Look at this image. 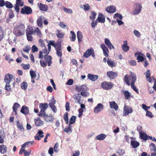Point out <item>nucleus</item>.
I'll list each match as a JSON object with an SVG mask.
<instances>
[{
  "label": "nucleus",
  "instance_id": "1",
  "mask_svg": "<svg viewBox=\"0 0 156 156\" xmlns=\"http://www.w3.org/2000/svg\"><path fill=\"white\" fill-rule=\"evenodd\" d=\"M25 28L24 24H20L14 28L13 33L16 37L22 36L25 34Z\"/></svg>",
  "mask_w": 156,
  "mask_h": 156
},
{
  "label": "nucleus",
  "instance_id": "2",
  "mask_svg": "<svg viewBox=\"0 0 156 156\" xmlns=\"http://www.w3.org/2000/svg\"><path fill=\"white\" fill-rule=\"evenodd\" d=\"M55 42V41H50L49 42V43L48 44V50L46 47H44V49H42V51H40L39 52V54L38 55V58H39L42 59L43 57V54H45V55H48L50 51L51 50V45L53 46H54V42Z\"/></svg>",
  "mask_w": 156,
  "mask_h": 156
},
{
  "label": "nucleus",
  "instance_id": "3",
  "mask_svg": "<svg viewBox=\"0 0 156 156\" xmlns=\"http://www.w3.org/2000/svg\"><path fill=\"white\" fill-rule=\"evenodd\" d=\"M43 57L44 59L41 60L40 61L41 66L43 67H46L47 64L48 66H50L52 63V58L48 55H44Z\"/></svg>",
  "mask_w": 156,
  "mask_h": 156
},
{
  "label": "nucleus",
  "instance_id": "4",
  "mask_svg": "<svg viewBox=\"0 0 156 156\" xmlns=\"http://www.w3.org/2000/svg\"><path fill=\"white\" fill-rule=\"evenodd\" d=\"M129 75L126 74L123 79L124 82L127 85V82H129V84H131L133 80H135L134 83L136 80V76L134 73L130 72Z\"/></svg>",
  "mask_w": 156,
  "mask_h": 156
},
{
  "label": "nucleus",
  "instance_id": "5",
  "mask_svg": "<svg viewBox=\"0 0 156 156\" xmlns=\"http://www.w3.org/2000/svg\"><path fill=\"white\" fill-rule=\"evenodd\" d=\"M62 40L58 39L57 42L56 43L55 41L54 42V46L53 47L56 51V54L59 57H62V52L61 51L62 50L61 43L62 42Z\"/></svg>",
  "mask_w": 156,
  "mask_h": 156
},
{
  "label": "nucleus",
  "instance_id": "6",
  "mask_svg": "<svg viewBox=\"0 0 156 156\" xmlns=\"http://www.w3.org/2000/svg\"><path fill=\"white\" fill-rule=\"evenodd\" d=\"M114 84L111 82L105 81L101 83V87L106 90H108L112 88L114 86Z\"/></svg>",
  "mask_w": 156,
  "mask_h": 156
},
{
  "label": "nucleus",
  "instance_id": "7",
  "mask_svg": "<svg viewBox=\"0 0 156 156\" xmlns=\"http://www.w3.org/2000/svg\"><path fill=\"white\" fill-rule=\"evenodd\" d=\"M38 115L40 117H43L45 121L48 122H52L54 119L53 116L51 114L48 115H46V113H45L44 114H39Z\"/></svg>",
  "mask_w": 156,
  "mask_h": 156
},
{
  "label": "nucleus",
  "instance_id": "8",
  "mask_svg": "<svg viewBox=\"0 0 156 156\" xmlns=\"http://www.w3.org/2000/svg\"><path fill=\"white\" fill-rule=\"evenodd\" d=\"M91 55L93 58L95 57L94 50L92 48L88 49L87 51L84 53L83 56L85 58H87Z\"/></svg>",
  "mask_w": 156,
  "mask_h": 156
},
{
  "label": "nucleus",
  "instance_id": "9",
  "mask_svg": "<svg viewBox=\"0 0 156 156\" xmlns=\"http://www.w3.org/2000/svg\"><path fill=\"white\" fill-rule=\"evenodd\" d=\"M32 11L30 7L25 6L21 9V13L22 14H29L32 13Z\"/></svg>",
  "mask_w": 156,
  "mask_h": 156
},
{
  "label": "nucleus",
  "instance_id": "10",
  "mask_svg": "<svg viewBox=\"0 0 156 156\" xmlns=\"http://www.w3.org/2000/svg\"><path fill=\"white\" fill-rule=\"evenodd\" d=\"M135 9L133 12V15H137L141 12L142 5L140 3H136L134 4Z\"/></svg>",
  "mask_w": 156,
  "mask_h": 156
},
{
  "label": "nucleus",
  "instance_id": "11",
  "mask_svg": "<svg viewBox=\"0 0 156 156\" xmlns=\"http://www.w3.org/2000/svg\"><path fill=\"white\" fill-rule=\"evenodd\" d=\"M135 55L136 57V59L138 60L137 62H143L145 59V58L143 57L144 55L140 52H136L135 53Z\"/></svg>",
  "mask_w": 156,
  "mask_h": 156
},
{
  "label": "nucleus",
  "instance_id": "12",
  "mask_svg": "<svg viewBox=\"0 0 156 156\" xmlns=\"http://www.w3.org/2000/svg\"><path fill=\"white\" fill-rule=\"evenodd\" d=\"M13 75L8 73L5 75L4 81L5 83H10L13 81Z\"/></svg>",
  "mask_w": 156,
  "mask_h": 156
},
{
  "label": "nucleus",
  "instance_id": "13",
  "mask_svg": "<svg viewBox=\"0 0 156 156\" xmlns=\"http://www.w3.org/2000/svg\"><path fill=\"white\" fill-rule=\"evenodd\" d=\"M100 47L103 50V53L104 56L106 57H108L109 55L108 54L109 53L108 48L104 44H101Z\"/></svg>",
  "mask_w": 156,
  "mask_h": 156
},
{
  "label": "nucleus",
  "instance_id": "14",
  "mask_svg": "<svg viewBox=\"0 0 156 156\" xmlns=\"http://www.w3.org/2000/svg\"><path fill=\"white\" fill-rule=\"evenodd\" d=\"M133 112V110L129 106H125L124 107L123 116H126L129 113Z\"/></svg>",
  "mask_w": 156,
  "mask_h": 156
},
{
  "label": "nucleus",
  "instance_id": "15",
  "mask_svg": "<svg viewBox=\"0 0 156 156\" xmlns=\"http://www.w3.org/2000/svg\"><path fill=\"white\" fill-rule=\"evenodd\" d=\"M48 107V105L47 103H40L39 105V108H41L40 114H44L46 113L45 111L47 108Z\"/></svg>",
  "mask_w": 156,
  "mask_h": 156
},
{
  "label": "nucleus",
  "instance_id": "16",
  "mask_svg": "<svg viewBox=\"0 0 156 156\" xmlns=\"http://www.w3.org/2000/svg\"><path fill=\"white\" fill-rule=\"evenodd\" d=\"M108 76L110 80L114 79L116 76H117V73L112 71L108 72L107 73Z\"/></svg>",
  "mask_w": 156,
  "mask_h": 156
},
{
  "label": "nucleus",
  "instance_id": "17",
  "mask_svg": "<svg viewBox=\"0 0 156 156\" xmlns=\"http://www.w3.org/2000/svg\"><path fill=\"white\" fill-rule=\"evenodd\" d=\"M44 17L41 15L39 16L37 20V26L39 27H43V22L44 19Z\"/></svg>",
  "mask_w": 156,
  "mask_h": 156
},
{
  "label": "nucleus",
  "instance_id": "18",
  "mask_svg": "<svg viewBox=\"0 0 156 156\" xmlns=\"http://www.w3.org/2000/svg\"><path fill=\"white\" fill-rule=\"evenodd\" d=\"M37 6L39 8L40 10L44 12L47 11L48 10V6L45 4H43L41 3H38Z\"/></svg>",
  "mask_w": 156,
  "mask_h": 156
},
{
  "label": "nucleus",
  "instance_id": "19",
  "mask_svg": "<svg viewBox=\"0 0 156 156\" xmlns=\"http://www.w3.org/2000/svg\"><path fill=\"white\" fill-rule=\"evenodd\" d=\"M103 109V104L99 103L94 108V112L95 113H98Z\"/></svg>",
  "mask_w": 156,
  "mask_h": 156
},
{
  "label": "nucleus",
  "instance_id": "20",
  "mask_svg": "<svg viewBox=\"0 0 156 156\" xmlns=\"http://www.w3.org/2000/svg\"><path fill=\"white\" fill-rule=\"evenodd\" d=\"M44 136L43 132L41 130H39L37 132L36 135L34 136V138L36 140H39L41 139V138H43Z\"/></svg>",
  "mask_w": 156,
  "mask_h": 156
},
{
  "label": "nucleus",
  "instance_id": "21",
  "mask_svg": "<svg viewBox=\"0 0 156 156\" xmlns=\"http://www.w3.org/2000/svg\"><path fill=\"white\" fill-rule=\"evenodd\" d=\"M75 89L78 92H83L87 91V87L85 85L77 86L75 87Z\"/></svg>",
  "mask_w": 156,
  "mask_h": 156
},
{
  "label": "nucleus",
  "instance_id": "22",
  "mask_svg": "<svg viewBox=\"0 0 156 156\" xmlns=\"http://www.w3.org/2000/svg\"><path fill=\"white\" fill-rule=\"evenodd\" d=\"M105 10L108 12L110 13H113L116 11V7L112 5L108 6L105 8Z\"/></svg>",
  "mask_w": 156,
  "mask_h": 156
},
{
  "label": "nucleus",
  "instance_id": "23",
  "mask_svg": "<svg viewBox=\"0 0 156 156\" xmlns=\"http://www.w3.org/2000/svg\"><path fill=\"white\" fill-rule=\"evenodd\" d=\"M34 30L33 27L30 26H28L26 30V34L29 35L34 34Z\"/></svg>",
  "mask_w": 156,
  "mask_h": 156
},
{
  "label": "nucleus",
  "instance_id": "24",
  "mask_svg": "<svg viewBox=\"0 0 156 156\" xmlns=\"http://www.w3.org/2000/svg\"><path fill=\"white\" fill-rule=\"evenodd\" d=\"M98 75L91 73H89L87 75L88 78L92 81H95L98 79Z\"/></svg>",
  "mask_w": 156,
  "mask_h": 156
},
{
  "label": "nucleus",
  "instance_id": "25",
  "mask_svg": "<svg viewBox=\"0 0 156 156\" xmlns=\"http://www.w3.org/2000/svg\"><path fill=\"white\" fill-rule=\"evenodd\" d=\"M73 96L75 100V102L76 103L81 104V103L80 101L81 97L80 95V94H76L74 95Z\"/></svg>",
  "mask_w": 156,
  "mask_h": 156
},
{
  "label": "nucleus",
  "instance_id": "26",
  "mask_svg": "<svg viewBox=\"0 0 156 156\" xmlns=\"http://www.w3.org/2000/svg\"><path fill=\"white\" fill-rule=\"evenodd\" d=\"M99 16L98 17L96 20H98V22L99 23H104L105 21V17L101 13L98 14Z\"/></svg>",
  "mask_w": 156,
  "mask_h": 156
},
{
  "label": "nucleus",
  "instance_id": "27",
  "mask_svg": "<svg viewBox=\"0 0 156 156\" xmlns=\"http://www.w3.org/2000/svg\"><path fill=\"white\" fill-rule=\"evenodd\" d=\"M134 80H133V81L131 83V84H129V83L127 82V85L128 86H131V88L135 91L137 94H139V92L138 89L136 88V87L135 86L134 84Z\"/></svg>",
  "mask_w": 156,
  "mask_h": 156
},
{
  "label": "nucleus",
  "instance_id": "28",
  "mask_svg": "<svg viewBox=\"0 0 156 156\" xmlns=\"http://www.w3.org/2000/svg\"><path fill=\"white\" fill-rule=\"evenodd\" d=\"M122 50L125 52L128 51L129 48V47L127 45V42L126 41H124L123 44L121 46Z\"/></svg>",
  "mask_w": 156,
  "mask_h": 156
},
{
  "label": "nucleus",
  "instance_id": "29",
  "mask_svg": "<svg viewBox=\"0 0 156 156\" xmlns=\"http://www.w3.org/2000/svg\"><path fill=\"white\" fill-rule=\"evenodd\" d=\"M105 44L107 46L110 50L112 49H114V47L112 44H111L110 40L107 38H105Z\"/></svg>",
  "mask_w": 156,
  "mask_h": 156
},
{
  "label": "nucleus",
  "instance_id": "30",
  "mask_svg": "<svg viewBox=\"0 0 156 156\" xmlns=\"http://www.w3.org/2000/svg\"><path fill=\"white\" fill-rule=\"evenodd\" d=\"M34 122L35 125L37 126H43L44 123V122L41 120L39 118H38L37 119H35Z\"/></svg>",
  "mask_w": 156,
  "mask_h": 156
},
{
  "label": "nucleus",
  "instance_id": "31",
  "mask_svg": "<svg viewBox=\"0 0 156 156\" xmlns=\"http://www.w3.org/2000/svg\"><path fill=\"white\" fill-rule=\"evenodd\" d=\"M77 37L78 40V42L79 44L80 43L83 41V36L82 32L78 31L77 33Z\"/></svg>",
  "mask_w": 156,
  "mask_h": 156
},
{
  "label": "nucleus",
  "instance_id": "32",
  "mask_svg": "<svg viewBox=\"0 0 156 156\" xmlns=\"http://www.w3.org/2000/svg\"><path fill=\"white\" fill-rule=\"evenodd\" d=\"M109 104L111 108H113L116 111L118 109L119 106L115 101L110 102Z\"/></svg>",
  "mask_w": 156,
  "mask_h": 156
},
{
  "label": "nucleus",
  "instance_id": "33",
  "mask_svg": "<svg viewBox=\"0 0 156 156\" xmlns=\"http://www.w3.org/2000/svg\"><path fill=\"white\" fill-rule=\"evenodd\" d=\"M20 112L25 115L28 114L29 112L28 108L26 106H23L21 109Z\"/></svg>",
  "mask_w": 156,
  "mask_h": 156
},
{
  "label": "nucleus",
  "instance_id": "34",
  "mask_svg": "<svg viewBox=\"0 0 156 156\" xmlns=\"http://www.w3.org/2000/svg\"><path fill=\"white\" fill-rule=\"evenodd\" d=\"M132 147L134 148L138 147L140 145V143L136 141L132 140L130 142Z\"/></svg>",
  "mask_w": 156,
  "mask_h": 156
},
{
  "label": "nucleus",
  "instance_id": "35",
  "mask_svg": "<svg viewBox=\"0 0 156 156\" xmlns=\"http://www.w3.org/2000/svg\"><path fill=\"white\" fill-rule=\"evenodd\" d=\"M20 104L17 103H14L13 105L12 106L13 110V112H15L16 115H17V108L20 107Z\"/></svg>",
  "mask_w": 156,
  "mask_h": 156
},
{
  "label": "nucleus",
  "instance_id": "36",
  "mask_svg": "<svg viewBox=\"0 0 156 156\" xmlns=\"http://www.w3.org/2000/svg\"><path fill=\"white\" fill-rule=\"evenodd\" d=\"M7 151V147L5 145L0 146V152L2 154L5 153Z\"/></svg>",
  "mask_w": 156,
  "mask_h": 156
},
{
  "label": "nucleus",
  "instance_id": "37",
  "mask_svg": "<svg viewBox=\"0 0 156 156\" xmlns=\"http://www.w3.org/2000/svg\"><path fill=\"white\" fill-rule=\"evenodd\" d=\"M65 35V33L62 31L59 30H57L56 36L57 37L60 39H62Z\"/></svg>",
  "mask_w": 156,
  "mask_h": 156
},
{
  "label": "nucleus",
  "instance_id": "38",
  "mask_svg": "<svg viewBox=\"0 0 156 156\" xmlns=\"http://www.w3.org/2000/svg\"><path fill=\"white\" fill-rule=\"evenodd\" d=\"M123 93L126 99H128L130 98L131 94L128 91L123 90Z\"/></svg>",
  "mask_w": 156,
  "mask_h": 156
},
{
  "label": "nucleus",
  "instance_id": "39",
  "mask_svg": "<svg viewBox=\"0 0 156 156\" xmlns=\"http://www.w3.org/2000/svg\"><path fill=\"white\" fill-rule=\"evenodd\" d=\"M106 137L105 134L102 133L97 136L96 138L97 139L99 140H104Z\"/></svg>",
  "mask_w": 156,
  "mask_h": 156
},
{
  "label": "nucleus",
  "instance_id": "40",
  "mask_svg": "<svg viewBox=\"0 0 156 156\" xmlns=\"http://www.w3.org/2000/svg\"><path fill=\"white\" fill-rule=\"evenodd\" d=\"M140 135L141 139L145 141L147 139L148 136L146 133L142 132H140Z\"/></svg>",
  "mask_w": 156,
  "mask_h": 156
},
{
  "label": "nucleus",
  "instance_id": "41",
  "mask_svg": "<svg viewBox=\"0 0 156 156\" xmlns=\"http://www.w3.org/2000/svg\"><path fill=\"white\" fill-rule=\"evenodd\" d=\"M70 33L71 34V37H70V39L71 41H74L76 39V35L74 32L73 31H70Z\"/></svg>",
  "mask_w": 156,
  "mask_h": 156
},
{
  "label": "nucleus",
  "instance_id": "42",
  "mask_svg": "<svg viewBox=\"0 0 156 156\" xmlns=\"http://www.w3.org/2000/svg\"><path fill=\"white\" fill-rule=\"evenodd\" d=\"M35 33H36L37 36H39V37H41V32L39 28L37 27H36L34 29V34Z\"/></svg>",
  "mask_w": 156,
  "mask_h": 156
},
{
  "label": "nucleus",
  "instance_id": "43",
  "mask_svg": "<svg viewBox=\"0 0 156 156\" xmlns=\"http://www.w3.org/2000/svg\"><path fill=\"white\" fill-rule=\"evenodd\" d=\"M96 15L97 13L96 12L94 11H92L89 17L90 19L92 20H94L95 19Z\"/></svg>",
  "mask_w": 156,
  "mask_h": 156
},
{
  "label": "nucleus",
  "instance_id": "44",
  "mask_svg": "<svg viewBox=\"0 0 156 156\" xmlns=\"http://www.w3.org/2000/svg\"><path fill=\"white\" fill-rule=\"evenodd\" d=\"M4 89L6 91H10L11 90V86L10 83H6Z\"/></svg>",
  "mask_w": 156,
  "mask_h": 156
},
{
  "label": "nucleus",
  "instance_id": "45",
  "mask_svg": "<svg viewBox=\"0 0 156 156\" xmlns=\"http://www.w3.org/2000/svg\"><path fill=\"white\" fill-rule=\"evenodd\" d=\"M76 117L75 116H72L70 119L69 124L71 125L74 123L76 121Z\"/></svg>",
  "mask_w": 156,
  "mask_h": 156
},
{
  "label": "nucleus",
  "instance_id": "46",
  "mask_svg": "<svg viewBox=\"0 0 156 156\" xmlns=\"http://www.w3.org/2000/svg\"><path fill=\"white\" fill-rule=\"evenodd\" d=\"M5 6L8 9H12L13 7L12 4L9 1H6Z\"/></svg>",
  "mask_w": 156,
  "mask_h": 156
},
{
  "label": "nucleus",
  "instance_id": "47",
  "mask_svg": "<svg viewBox=\"0 0 156 156\" xmlns=\"http://www.w3.org/2000/svg\"><path fill=\"white\" fill-rule=\"evenodd\" d=\"M63 119L66 124H68L69 122V119L68 116V113L67 112H66L63 115Z\"/></svg>",
  "mask_w": 156,
  "mask_h": 156
},
{
  "label": "nucleus",
  "instance_id": "48",
  "mask_svg": "<svg viewBox=\"0 0 156 156\" xmlns=\"http://www.w3.org/2000/svg\"><path fill=\"white\" fill-rule=\"evenodd\" d=\"M107 62L108 65L111 67H113L115 66L114 62L111 60H109V58H108V59L107 60Z\"/></svg>",
  "mask_w": 156,
  "mask_h": 156
},
{
  "label": "nucleus",
  "instance_id": "49",
  "mask_svg": "<svg viewBox=\"0 0 156 156\" xmlns=\"http://www.w3.org/2000/svg\"><path fill=\"white\" fill-rule=\"evenodd\" d=\"M64 131L67 133L72 132V126L69 124V126L67 128H66L64 129Z\"/></svg>",
  "mask_w": 156,
  "mask_h": 156
},
{
  "label": "nucleus",
  "instance_id": "50",
  "mask_svg": "<svg viewBox=\"0 0 156 156\" xmlns=\"http://www.w3.org/2000/svg\"><path fill=\"white\" fill-rule=\"evenodd\" d=\"M27 84L26 82H23L21 83V87L23 90H25L27 89Z\"/></svg>",
  "mask_w": 156,
  "mask_h": 156
},
{
  "label": "nucleus",
  "instance_id": "51",
  "mask_svg": "<svg viewBox=\"0 0 156 156\" xmlns=\"http://www.w3.org/2000/svg\"><path fill=\"white\" fill-rule=\"evenodd\" d=\"M4 31L1 27H0V41H1L3 39L4 34Z\"/></svg>",
  "mask_w": 156,
  "mask_h": 156
},
{
  "label": "nucleus",
  "instance_id": "52",
  "mask_svg": "<svg viewBox=\"0 0 156 156\" xmlns=\"http://www.w3.org/2000/svg\"><path fill=\"white\" fill-rule=\"evenodd\" d=\"M31 49V47L29 45H27L25 47H24L23 49V51L25 52H27V53H29V51Z\"/></svg>",
  "mask_w": 156,
  "mask_h": 156
},
{
  "label": "nucleus",
  "instance_id": "53",
  "mask_svg": "<svg viewBox=\"0 0 156 156\" xmlns=\"http://www.w3.org/2000/svg\"><path fill=\"white\" fill-rule=\"evenodd\" d=\"M30 74L31 79L35 78L36 76V74L35 72L33 70H30Z\"/></svg>",
  "mask_w": 156,
  "mask_h": 156
},
{
  "label": "nucleus",
  "instance_id": "54",
  "mask_svg": "<svg viewBox=\"0 0 156 156\" xmlns=\"http://www.w3.org/2000/svg\"><path fill=\"white\" fill-rule=\"evenodd\" d=\"M62 8L64 11L66 12L69 13H72L73 12L72 11L71 9H68L65 7L64 6Z\"/></svg>",
  "mask_w": 156,
  "mask_h": 156
},
{
  "label": "nucleus",
  "instance_id": "55",
  "mask_svg": "<svg viewBox=\"0 0 156 156\" xmlns=\"http://www.w3.org/2000/svg\"><path fill=\"white\" fill-rule=\"evenodd\" d=\"M16 4L20 5V7H22L23 5L24 2L22 0H16Z\"/></svg>",
  "mask_w": 156,
  "mask_h": 156
},
{
  "label": "nucleus",
  "instance_id": "56",
  "mask_svg": "<svg viewBox=\"0 0 156 156\" xmlns=\"http://www.w3.org/2000/svg\"><path fill=\"white\" fill-rule=\"evenodd\" d=\"M83 9L85 11H89L90 9V6L89 4L86 3L83 5Z\"/></svg>",
  "mask_w": 156,
  "mask_h": 156
},
{
  "label": "nucleus",
  "instance_id": "57",
  "mask_svg": "<svg viewBox=\"0 0 156 156\" xmlns=\"http://www.w3.org/2000/svg\"><path fill=\"white\" fill-rule=\"evenodd\" d=\"M59 25L60 27L63 28L67 29L68 27L67 25L65 24L63 22H61L59 23Z\"/></svg>",
  "mask_w": 156,
  "mask_h": 156
},
{
  "label": "nucleus",
  "instance_id": "58",
  "mask_svg": "<svg viewBox=\"0 0 156 156\" xmlns=\"http://www.w3.org/2000/svg\"><path fill=\"white\" fill-rule=\"evenodd\" d=\"M39 42L40 44V46L41 47L44 48L46 47L45 45L44 41L43 40L41 39H40L39 40Z\"/></svg>",
  "mask_w": 156,
  "mask_h": 156
},
{
  "label": "nucleus",
  "instance_id": "59",
  "mask_svg": "<svg viewBox=\"0 0 156 156\" xmlns=\"http://www.w3.org/2000/svg\"><path fill=\"white\" fill-rule=\"evenodd\" d=\"M116 17H118L120 20H122V15L118 13H116L114 14V18L115 19Z\"/></svg>",
  "mask_w": 156,
  "mask_h": 156
},
{
  "label": "nucleus",
  "instance_id": "60",
  "mask_svg": "<svg viewBox=\"0 0 156 156\" xmlns=\"http://www.w3.org/2000/svg\"><path fill=\"white\" fill-rule=\"evenodd\" d=\"M31 51L33 53L37 51H38V48L35 45H33L31 48Z\"/></svg>",
  "mask_w": 156,
  "mask_h": 156
},
{
  "label": "nucleus",
  "instance_id": "61",
  "mask_svg": "<svg viewBox=\"0 0 156 156\" xmlns=\"http://www.w3.org/2000/svg\"><path fill=\"white\" fill-rule=\"evenodd\" d=\"M10 55H6L5 57V59L8 61L9 63L10 62V61H13V59L12 58H11L10 59Z\"/></svg>",
  "mask_w": 156,
  "mask_h": 156
},
{
  "label": "nucleus",
  "instance_id": "62",
  "mask_svg": "<svg viewBox=\"0 0 156 156\" xmlns=\"http://www.w3.org/2000/svg\"><path fill=\"white\" fill-rule=\"evenodd\" d=\"M56 101L54 99V98H53L52 100L51 101V102H50L49 103V105L50 107H51L52 106H55V103Z\"/></svg>",
  "mask_w": 156,
  "mask_h": 156
},
{
  "label": "nucleus",
  "instance_id": "63",
  "mask_svg": "<svg viewBox=\"0 0 156 156\" xmlns=\"http://www.w3.org/2000/svg\"><path fill=\"white\" fill-rule=\"evenodd\" d=\"M117 153L120 156L123 155L125 153V151L124 150L121 149H119L117 152Z\"/></svg>",
  "mask_w": 156,
  "mask_h": 156
},
{
  "label": "nucleus",
  "instance_id": "64",
  "mask_svg": "<svg viewBox=\"0 0 156 156\" xmlns=\"http://www.w3.org/2000/svg\"><path fill=\"white\" fill-rule=\"evenodd\" d=\"M133 32L135 36L137 37H139L140 36V34L138 31L135 30L133 31Z\"/></svg>",
  "mask_w": 156,
  "mask_h": 156
}]
</instances>
